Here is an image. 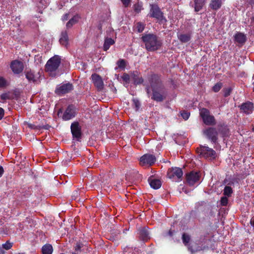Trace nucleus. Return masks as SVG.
<instances>
[{
    "label": "nucleus",
    "instance_id": "nucleus-1",
    "mask_svg": "<svg viewBox=\"0 0 254 254\" xmlns=\"http://www.w3.org/2000/svg\"><path fill=\"white\" fill-rule=\"evenodd\" d=\"M150 84L153 92L152 98L157 102L162 101L166 98L167 92L157 75L151 76Z\"/></svg>",
    "mask_w": 254,
    "mask_h": 254
},
{
    "label": "nucleus",
    "instance_id": "nucleus-2",
    "mask_svg": "<svg viewBox=\"0 0 254 254\" xmlns=\"http://www.w3.org/2000/svg\"><path fill=\"white\" fill-rule=\"evenodd\" d=\"M142 40L145 44L146 49L149 51L157 50L161 45L160 40L155 35L152 34H148L143 36Z\"/></svg>",
    "mask_w": 254,
    "mask_h": 254
},
{
    "label": "nucleus",
    "instance_id": "nucleus-3",
    "mask_svg": "<svg viewBox=\"0 0 254 254\" xmlns=\"http://www.w3.org/2000/svg\"><path fill=\"white\" fill-rule=\"evenodd\" d=\"M150 11L148 15L156 19L160 23H166L167 20L158 6L156 4H150Z\"/></svg>",
    "mask_w": 254,
    "mask_h": 254
},
{
    "label": "nucleus",
    "instance_id": "nucleus-4",
    "mask_svg": "<svg viewBox=\"0 0 254 254\" xmlns=\"http://www.w3.org/2000/svg\"><path fill=\"white\" fill-rule=\"evenodd\" d=\"M61 64V58L58 56H55L49 59L45 65L47 71L53 72L56 71Z\"/></svg>",
    "mask_w": 254,
    "mask_h": 254
},
{
    "label": "nucleus",
    "instance_id": "nucleus-5",
    "mask_svg": "<svg viewBox=\"0 0 254 254\" xmlns=\"http://www.w3.org/2000/svg\"><path fill=\"white\" fill-rule=\"evenodd\" d=\"M209 240L203 239V240H198L196 242L192 243L191 246L188 247V249L191 253L195 252L204 250L208 248V242Z\"/></svg>",
    "mask_w": 254,
    "mask_h": 254
},
{
    "label": "nucleus",
    "instance_id": "nucleus-6",
    "mask_svg": "<svg viewBox=\"0 0 254 254\" xmlns=\"http://www.w3.org/2000/svg\"><path fill=\"white\" fill-rule=\"evenodd\" d=\"M24 74L29 83L37 84L40 82L41 74L40 72H36L31 69H26L24 71Z\"/></svg>",
    "mask_w": 254,
    "mask_h": 254
},
{
    "label": "nucleus",
    "instance_id": "nucleus-7",
    "mask_svg": "<svg viewBox=\"0 0 254 254\" xmlns=\"http://www.w3.org/2000/svg\"><path fill=\"white\" fill-rule=\"evenodd\" d=\"M200 116L202 119L203 123L206 125H213L215 124V120L213 116L210 115L209 111L205 109L202 108L199 110Z\"/></svg>",
    "mask_w": 254,
    "mask_h": 254
},
{
    "label": "nucleus",
    "instance_id": "nucleus-8",
    "mask_svg": "<svg viewBox=\"0 0 254 254\" xmlns=\"http://www.w3.org/2000/svg\"><path fill=\"white\" fill-rule=\"evenodd\" d=\"M183 174L182 169L178 167L170 169L167 173L168 178L175 182H179L181 180Z\"/></svg>",
    "mask_w": 254,
    "mask_h": 254
},
{
    "label": "nucleus",
    "instance_id": "nucleus-9",
    "mask_svg": "<svg viewBox=\"0 0 254 254\" xmlns=\"http://www.w3.org/2000/svg\"><path fill=\"white\" fill-rule=\"evenodd\" d=\"M203 133L213 143H215L218 139V132L216 128L208 127L203 130Z\"/></svg>",
    "mask_w": 254,
    "mask_h": 254
},
{
    "label": "nucleus",
    "instance_id": "nucleus-10",
    "mask_svg": "<svg viewBox=\"0 0 254 254\" xmlns=\"http://www.w3.org/2000/svg\"><path fill=\"white\" fill-rule=\"evenodd\" d=\"M200 154L203 157L209 159H213L216 157V152L212 148L206 146L200 147Z\"/></svg>",
    "mask_w": 254,
    "mask_h": 254
},
{
    "label": "nucleus",
    "instance_id": "nucleus-11",
    "mask_svg": "<svg viewBox=\"0 0 254 254\" xmlns=\"http://www.w3.org/2000/svg\"><path fill=\"white\" fill-rule=\"evenodd\" d=\"M156 161V158L155 156L150 154H145L140 158V163L142 166H152Z\"/></svg>",
    "mask_w": 254,
    "mask_h": 254
},
{
    "label": "nucleus",
    "instance_id": "nucleus-12",
    "mask_svg": "<svg viewBox=\"0 0 254 254\" xmlns=\"http://www.w3.org/2000/svg\"><path fill=\"white\" fill-rule=\"evenodd\" d=\"M70 129L73 138L79 141L81 139L82 135L81 128L79 126V123L78 122L72 123L70 126Z\"/></svg>",
    "mask_w": 254,
    "mask_h": 254
},
{
    "label": "nucleus",
    "instance_id": "nucleus-13",
    "mask_svg": "<svg viewBox=\"0 0 254 254\" xmlns=\"http://www.w3.org/2000/svg\"><path fill=\"white\" fill-rule=\"evenodd\" d=\"M76 114V108L72 104L69 105L63 116L64 121H68L73 118Z\"/></svg>",
    "mask_w": 254,
    "mask_h": 254
},
{
    "label": "nucleus",
    "instance_id": "nucleus-14",
    "mask_svg": "<svg viewBox=\"0 0 254 254\" xmlns=\"http://www.w3.org/2000/svg\"><path fill=\"white\" fill-rule=\"evenodd\" d=\"M200 178V175L198 172L192 171L188 174L186 176V179L188 183L190 186H193L198 183Z\"/></svg>",
    "mask_w": 254,
    "mask_h": 254
},
{
    "label": "nucleus",
    "instance_id": "nucleus-15",
    "mask_svg": "<svg viewBox=\"0 0 254 254\" xmlns=\"http://www.w3.org/2000/svg\"><path fill=\"white\" fill-rule=\"evenodd\" d=\"M10 68L14 74H19L24 69V65L22 62L18 60H14L11 62Z\"/></svg>",
    "mask_w": 254,
    "mask_h": 254
},
{
    "label": "nucleus",
    "instance_id": "nucleus-16",
    "mask_svg": "<svg viewBox=\"0 0 254 254\" xmlns=\"http://www.w3.org/2000/svg\"><path fill=\"white\" fill-rule=\"evenodd\" d=\"M73 89V86L72 84L67 83L63 84L56 89V93L58 94H64L69 93Z\"/></svg>",
    "mask_w": 254,
    "mask_h": 254
},
{
    "label": "nucleus",
    "instance_id": "nucleus-17",
    "mask_svg": "<svg viewBox=\"0 0 254 254\" xmlns=\"http://www.w3.org/2000/svg\"><path fill=\"white\" fill-rule=\"evenodd\" d=\"M92 80L95 86L98 91H101L104 88V83L101 77L96 73L92 74Z\"/></svg>",
    "mask_w": 254,
    "mask_h": 254
},
{
    "label": "nucleus",
    "instance_id": "nucleus-18",
    "mask_svg": "<svg viewBox=\"0 0 254 254\" xmlns=\"http://www.w3.org/2000/svg\"><path fill=\"white\" fill-rule=\"evenodd\" d=\"M139 236L141 240L146 241L150 239V233L147 227H143L138 229Z\"/></svg>",
    "mask_w": 254,
    "mask_h": 254
},
{
    "label": "nucleus",
    "instance_id": "nucleus-19",
    "mask_svg": "<svg viewBox=\"0 0 254 254\" xmlns=\"http://www.w3.org/2000/svg\"><path fill=\"white\" fill-rule=\"evenodd\" d=\"M254 109L253 104L250 102H247L243 104L241 106V110L247 114L252 113Z\"/></svg>",
    "mask_w": 254,
    "mask_h": 254
},
{
    "label": "nucleus",
    "instance_id": "nucleus-20",
    "mask_svg": "<svg viewBox=\"0 0 254 254\" xmlns=\"http://www.w3.org/2000/svg\"><path fill=\"white\" fill-rule=\"evenodd\" d=\"M61 44L66 46L68 44V36L66 31H63L59 40Z\"/></svg>",
    "mask_w": 254,
    "mask_h": 254
},
{
    "label": "nucleus",
    "instance_id": "nucleus-21",
    "mask_svg": "<svg viewBox=\"0 0 254 254\" xmlns=\"http://www.w3.org/2000/svg\"><path fill=\"white\" fill-rule=\"evenodd\" d=\"M148 181L150 187L154 189H158L161 186V182L158 179L149 178Z\"/></svg>",
    "mask_w": 254,
    "mask_h": 254
},
{
    "label": "nucleus",
    "instance_id": "nucleus-22",
    "mask_svg": "<svg viewBox=\"0 0 254 254\" xmlns=\"http://www.w3.org/2000/svg\"><path fill=\"white\" fill-rule=\"evenodd\" d=\"M42 254H52L53 252V248L52 245L46 244L41 249Z\"/></svg>",
    "mask_w": 254,
    "mask_h": 254
},
{
    "label": "nucleus",
    "instance_id": "nucleus-23",
    "mask_svg": "<svg viewBox=\"0 0 254 254\" xmlns=\"http://www.w3.org/2000/svg\"><path fill=\"white\" fill-rule=\"evenodd\" d=\"M235 41L239 44H244L246 41V36L242 33H238L235 35Z\"/></svg>",
    "mask_w": 254,
    "mask_h": 254
},
{
    "label": "nucleus",
    "instance_id": "nucleus-24",
    "mask_svg": "<svg viewBox=\"0 0 254 254\" xmlns=\"http://www.w3.org/2000/svg\"><path fill=\"white\" fill-rule=\"evenodd\" d=\"M221 0H211L209 6L211 8L214 10H217L221 7Z\"/></svg>",
    "mask_w": 254,
    "mask_h": 254
},
{
    "label": "nucleus",
    "instance_id": "nucleus-25",
    "mask_svg": "<svg viewBox=\"0 0 254 254\" xmlns=\"http://www.w3.org/2000/svg\"><path fill=\"white\" fill-rule=\"evenodd\" d=\"M131 78H133L134 82L136 84H140L143 82V79L141 77H140L138 75V72H135V73H133L130 77L128 74V80H129Z\"/></svg>",
    "mask_w": 254,
    "mask_h": 254
},
{
    "label": "nucleus",
    "instance_id": "nucleus-26",
    "mask_svg": "<svg viewBox=\"0 0 254 254\" xmlns=\"http://www.w3.org/2000/svg\"><path fill=\"white\" fill-rule=\"evenodd\" d=\"M115 43V41L113 39L111 38H107L105 39L104 45H103V49L104 51H107L111 46L113 45Z\"/></svg>",
    "mask_w": 254,
    "mask_h": 254
},
{
    "label": "nucleus",
    "instance_id": "nucleus-27",
    "mask_svg": "<svg viewBox=\"0 0 254 254\" xmlns=\"http://www.w3.org/2000/svg\"><path fill=\"white\" fill-rule=\"evenodd\" d=\"M178 38L181 42L187 43L190 40L191 36L190 34H178Z\"/></svg>",
    "mask_w": 254,
    "mask_h": 254
},
{
    "label": "nucleus",
    "instance_id": "nucleus-28",
    "mask_svg": "<svg viewBox=\"0 0 254 254\" xmlns=\"http://www.w3.org/2000/svg\"><path fill=\"white\" fill-rule=\"evenodd\" d=\"M117 66L115 67V69H120L121 70H124L126 66V62L125 60L120 59L117 62Z\"/></svg>",
    "mask_w": 254,
    "mask_h": 254
},
{
    "label": "nucleus",
    "instance_id": "nucleus-29",
    "mask_svg": "<svg viewBox=\"0 0 254 254\" xmlns=\"http://www.w3.org/2000/svg\"><path fill=\"white\" fill-rule=\"evenodd\" d=\"M219 134L222 136V137H227L229 134V130L227 127L221 126L218 128Z\"/></svg>",
    "mask_w": 254,
    "mask_h": 254
},
{
    "label": "nucleus",
    "instance_id": "nucleus-30",
    "mask_svg": "<svg viewBox=\"0 0 254 254\" xmlns=\"http://www.w3.org/2000/svg\"><path fill=\"white\" fill-rule=\"evenodd\" d=\"M27 126L29 128L33 129H36V130H40L42 128H44L46 129H48L49 127V126L48 125L47 126H36L35 124L28 123L27 124Z\"/></svg>",
    "mask_w": 254,
    "mask_h": 254
},
{
    "label": "nucleus",
    "instance_id": "nucleus-31",
    "mask_svg": "<svg viewBox=\"0 0 254 254\" xmlns=\"http://www.w3.org/2000/svg\"><path fill=\"white\" fill-rule=\"evenodd\" d=\"M78 21V17L77 16H74L71 18L66 23V27L67 28H71L73 25L77 23Z\"/></svg>",
    "mask_w": 254,
    "mask_h": 254
},
{
    "label": "nucleus",
    "instance_id": "nucleus-32",
    "mask_svg": "<svg viewBox=\"0 0 254 254\" xmlns=\"http://www.w3.org/2000/svg\"><path fill=\"white\" fill-rule=\"evenodd\" d=\"M117 78L118 81L126 86L127 84V73H124L123 75H117Z\"/></svg>",
    "mask_w": 254,
    "mask_h": 254
},
{
    "label": "nucleus",
    "instance_id": "nucleus-33",
    "mask_svg": "<svg viewBox=\"0 0 254 254\" xmlns=\"http://www.w3.org/2000/svg\"><path fill=\"white\" fill-rule=\"evenodd\" d=\"M83 244L81 242H77L76 245L74 247V252L72 254H78L81 252V249L83 247Z\"/></svg>",
    "mask_w": 254,
    "mask_h": 254
},
{
    "label": "nucleus",
    "instance_id": "nucleus-34",
    "mask_svg": "<svg viewBox=\"0 0 254 254\" xmlns=\"http://www.w3.org/2000/svg\"><path fill=\"white\" fill-rule=\"evenodd\" d=\"M233 192V190L231 187L229 186H226L224 189L223 194L228 197L231 196V194Z\"/></svg>",
    "mask_w": 254,
    "mask_h": 254
},
{
    "label": "nucleus",
    "instance_id": "nucleus-35",
    "mask_svg": "<svg viewBox=\"0 0 254 254\" xmlns=\"http://www.w3.org/2000/svg\"><path fill=\"white\" fill-rule=\"evenodd\" d=\"M8 85L7 81L4 77L0 76V88H5Z\"/></svg>",
    "mask_w": 254,
    "mask_h": 254
},
{
    "label": "nucleus",
    "instance_id": "nucleus-36",
    "mask_svg": "<svg viewBox=\"0 0 254 254\" xmlns=\"http://www.w3.org/2000/svg\"><path fill=\"white\" fill-rule=\"evenodd\" d=\"M144 25L141 22H138L135 26V29L138 32H142L144 30Z\"/></svg>",
    "mask_w": 254,
    "mask_h": 254
},
{
    "label": "nucleus",
    "instance_id": "nucleus-37",
    "mask_svg": "<svg viewBox=\"0 0 254 254\" xmlns=\"http://www.w3.org/2000/svg\"><path fill=\"white\" fill-rule=\"evenodd\" d=\"M182 239H183L184 244L186 246H187L188 245L189 242L190 240V237L188 235H187L186 234H184L182 236Z\"/></svg>",
    "mask_w": 254,
    "mask_h": 254
},
{
    "label": "nucleus",
    "instance_id": "nucleus-38",
    "mask_svg": "<svg viewBox=\"0 0 254 254\" xmlns=\"http://www.w3.org/2000/svg\"><path fill=\"white\" fill-rule=\"evenodd\" d=\"M222 84L221 83H217L213 87V90L215 92H217L220 90Z\"/></svg>",
    "mask_w": 254,
    "mask_h": 254
},
{
    "label": "nucleus",
    "instance_id": "nucleus-39",
    "mask_svg": "<svg viewBox=\"0 0 254 254\" xmlns=\"http://www.w3.org/2000/svg\"><path fill=\"white\" fill-rule=\"evenodd\" d=\"M12 247V243L7 241L5 244L2 245V248L6 250H9Z\"/></svg>",
    "mask_w": 254,
    "mask_h": 254
},
{
    "label": "nucleus",
    "instance_id": "nucleus-40",
    "mask_svg": "<svg viewBox=\"0 0 254 254\" xmlns=\"http://www.w3.org/2000/svg\"><path fill=\"white\" fill-rule=\"evenodd\" d=\"M181 115L184 120H187L190 117V113L188 112L183 111L181 113Z\"/></svg>",
    "mask_w": 254,
    "mask_h": 254
},
{
    "label": "nucleus",
    "instance_id": "nucleus-41",
    "mask_svg": "<svg viewBox=\"0 0 254 254\" xmlns=\"http://www.w3.org/2000/svg\"><path fill=\"white\" fill-rule=\"evenodd\" d=\"M142 9V5L140 3H137L134 5V10L138 13Z\"/></svg>",
    "mask_w": 254,
    "mask_h": 254
},
{
    "label": "nucleus",
    "instance_id": "nucleus-42",
    "mask_svg": "<svg viewBox=\"0 0 254 254\" xmlns=\"http://www.w3.org/2000/svg\"><path fill=\"white\" fill-rule=\"evenodd\" d=\"M231 90L232 89L230 87L224 89L223 90L224 96L227 97L229 96L230 94Z\"/></svg>",
    "mask_w": 254,
    "mask_h": 254
},
{
    "label": "nucleus",
    "instance_id": "nucleus-43",
    "mask_svg": "<svg viewBox=\"0 0 254 254\" xmlns=\"http://www.w3.org/2000/svg\"><path fill=\"white\" fill-rule=\"evenodd\" d=\"M228 203V198L226 196L222 197L221 199V204L225 206Z\"/></svg>",
    "mask_w": 254,
    "mask_h": 254
},
{
    "label": "nucleus",
    "instance_id": "nucleus-44",
    "mask_svg": "<svg viewBox=\"0 0 254 254\" xmlns=\"http://www.w3.org/2000/svg\"><path fill=\"white\" fill-rule=\"evenodd\" d=\"M0 99L2 100H5L7 99H9V95L7 93H3L0 95Z\"/></svg>",
    "mask_w": 254,
    "mask_h": 254
},
{
    "label": "nucleus",
    "instance_id": "nucleus-45",
    "mask_svg": "<svg viewBox=\"0 0 254 254\" xmlns=\"http://www.w3.org/2000/svg\"><path fill=\"white\" fill-rule=\"evenodd\" d=\"M133 103L134 105L135 106L136 110H138L139 108L140 104L138 100L133 99Z\"/></svg>",
    "mask_w": 254,
    "mask_h": 254
},
{
    "label": "nucleus",
    "instance_id": "nucleus-46",
    "mask_svg": "<svg viewBox=\"0 0 254 254\" xmlns=\"http://www.w3.org/2000/svg\"><path fill=\"white\" fill-rule=\"evenodd\" d=\"M4 115V111L3 108L0 107V120H1Z\"/></svg>",
    "mask_w": 254,
    "mask_h": 254
},
{
    "label": "nucleus",
    "instance_id": "nucleus-47",
    "mask_svg": "<svg viewBox=\"0 0 254 254\" xmlns=\"http://www.w3.org/2000/svg\"><path fill=\"white\" fill-rule=\"evenodd\" d=\"M195 10L196 11H198L201 8V5H198L197 2L195 1Z\"/></svg>",
    "mask_w": 254,
    "mask_h": 254
},
{
    "label": "nucleus",
    "instance_id": "nucleus-48",
    "mask_svg": "<svg viewBox=\"0 0 254 254\" xmlns=\"http://www.w3.org/2000/svg\"><path fill=\"white\" fill-rule=\"evenodd\" d=\"M69 14L68 13L64 14L62 17V20L63 21L67 20L68 18Z\"/></svg>",
    "mask_w": 254,
    "mask_h": 254
},
{
    "label": "nucleus",
    "instance_id": "nucleus-49",
    "mask_svg": "<svg viewBox=\"0 0 254 254\" xmlns=\"http://www.w3.org/2000/svg\"><path fill=\"white\" fill-rule=\"evenodd\" d=\"M4 170L3 167L1 166H0V177L2 176L3 174Z\"/></svg>",
    "mask_w": 254,
    "mask_h": 254
},
{
    "label": "nucleus",
    "instance_id": "nucleus-50",
    "mask_svg": "<svg viewBox=\"0 0 254 254\" xmlns=\"http://www.w3.org/2000/svg\"><path fill=\"white\" fill-rule=\"evenodd\" d=\"M124 6L127 7V0H121Z\"/></svg>",
    "mask_w": 254,
    "mask_h": 254
},
{
    "label": "nucleus",
    "instance_id": "nucleus-51",
    "mask_svg": "<svg viewBox=\"0 0 254 254\" xmlns=\"http://www.w3.org/2000/svg\"><path fill=\"white\" fill-rule=\"evenodd\" d=\"M251 225L254 227V218H252L250 221Z\"/></svg>",
    "mask_w": 254,
    "mask_h": 254
},
{
    "label": "nucleus",
    "instance_id": "nucleus-52",
    "mask_svg": "<svg viewBox=\"0 0 254 254\" xmlns=\"http://www.w3.org/2000/svg\"><path fill=\"white\" fill-rule=\"evenodd\" d=\"M168 234L170 236H172L173 235V232L171 230H170L168 232Z\"/></svg>",
    "mask_w": 254,
    "mask_h": 254
},
{
    "label": "nucleus",
    "instance_id": "nucleus-53",
    "mask_svg": "<svg viewBox=\"0 0 254 254\" xmlns=\"http://www.w3.org/2000/svg\"><path fill=\"white\" fill-rule=\"evenodd\" d=\"M251 22L254 23V16L251 18Z\"/></svg>",
    "mask_w": 254,
    "mask_h": 254
},
{
    "label": "nucleus",
    "instance_id": "nucleus-54",
    "mask_svg": "<svg viewBox=\"0 0 254 254\" xmlns=\"http://www.w3.org/2000/svg\"><path fill=\"white\" fill-rule=\"evenodd\" d=\"M146 91H147V94H149L150 93L149 88H148V87L146 88Z\"/></svg>",
    "mask_w": 254,
    "mask_h": 254
},
{
    "label": "nucleus",
    "instance_id": "nucleus-55",
    "mask_svg": "<svg viewBox=\"0 0 254 254\" xmlns=\"http://www.w3.org/2000/svg\"><path fill=\"white\" fill-rule=\"evenodd\" d=\"M250 2L251 4L254 3V0H250Z\"/></svg>",
    "mask_w": 254,
    "mask_h": 254
},
{
    "label": "nucleus",
    "instance_id": "nucleus-56",
    "mask_svg": "<svg viewBox=\"0 0 254 254\" xmlns=\"http://www.w3.org/2000/svg\"><path fill=\"white\" fill-rule=\"evenodd\" d=\"M77 193H78V192H77V191H75L74 192V194H75V195H77Z\"/></svg>",
    "mask_w": 254,
    "mask_h": 254
},
{
    "label": "nucleus",
    "instance_id": "nucleus-57",
    "mask_svg": "<svg viewBox=\"0 0 254 254\" xmlns=\"http://www.w3.org/2000/svg\"><path fill=\"white\" fill-rule=\"evenodd\" d=\"M253 129V131H254V127H253V129Z\"/></svg>",
    "mask_w": 254,
    "mask_h": 254
},
{
    "label": "nucleus",
    "instance_id": "nucleus-58",
    "mask_svg": "<svg viewBox=\"0 0 254 254\" xmlns=\"http://www.w3.org/2000/svg\"><path fill=\"white\" fill-rule=\"evenodd\" d=\"M130 152L132 153V149L131 150H130Z\"/></svg>",
    "mask_w": 254,
    "mask_h": 254
},
{
    "label": "nucleus",
    "instance_id": "nucleus-59",
    "mask_svg": "<svg viewBox=\"0 0 254 254\" xmlns=\"http://www.w3.org/2000/svg\"><path fill=\"white\" fill-rule=\"evenodd\" d=\"M254 84V82L253 83Z\"/></svg>",
    "mask_w": 254,
    "mask_h": 254
},
{
    "label": "nucleus",
    "instance_id": "nucleus-60",
    "mask_svg": "<svg viewBox=\"0 0 254 254\" xmlns=\"http://www.w3.org/2000/svg\"><path fill=\"white\" fill-rule=\"evenodd\" d=\"M129 1V0H128V1Z\"/></svg>",
    "mask_w": 254,
    "mask_h": 254
}]
</instances>
